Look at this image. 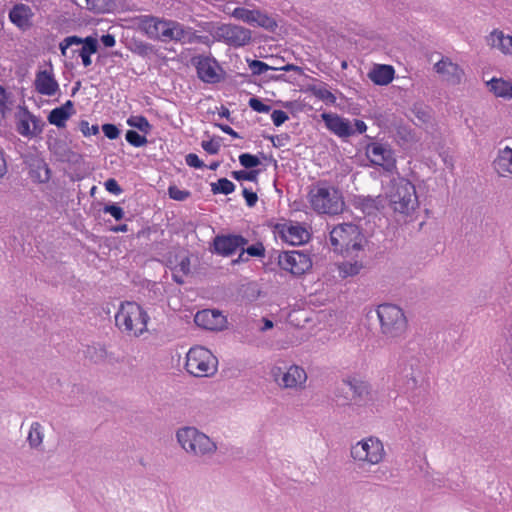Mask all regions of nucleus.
I'll use <instances>...</instances> for the list:
<instances>
[{"label":"nucleus","instance_id":"1","mask_svg":"<svg viewBox=\"0 0 512 512\" xmlns=\"http://www.w3.org/2000/svg\"><path fill=\"white\" fill-rule=\"evenodd\" d=\"M385 196L393 212L402 216L412 215L419 206L414 184L399 173L390 178Z\"/></svg>","mask_w":512,"mask_h":512},{"label":"nucleus","instance_id":"2","mask_svg":"<svg viewBox=\"0 0 512 512\" xmlns=\"http://www.w3.org/2000/svg\"><path fill=\"white\" fill-rule=\"evenodd\" d=\"M181 448L190 456L202 461L211 459L217 451V444L196 427L185 426L176 431Z\"/></svg>","mask_w":512,"mask_h":512},{"label":"nucleus","instance_id":"3","mask_svg":"<svg viewBox=\"0 0 512 512\" xmlns=\"http://www.w3.org/2000/svg\"><path fill=\"white\" fill-rule=\"evenodd\" d=\"M150 317L146 311L136 302L126 301L121 303L115 314L117 328L128 336L140 337L147 331Z\"/></svg>","mask_w":512,"mask_h":512},{"label":"nucleus","instance_id":"4","mask_svg":"<svg viewBox=\"0 0 512 512\" xmlns=\"http://www.w3.org/2000/svg\"><path fill=\"white\" fill-rule=\"evenodd\" d=\"M311 208L319 214L336 215L343 211L344 200L341 192L326 184L313 186L308 193Z\"/></svg>","mask_w":512,"mask_h":512},{"label":"nucleus","instance_id":"5","mask_svg":"<svg viewBox=\"0 0 512 512\" xmlns=\"http://www.w3.org/2000/svg\"><path fill=\"white\" fill-rule=\"evenodd\" d=\"M376 313L380 322L381 334L386 340L394 341L405 334L407 319L400 307L385 303L378 306Z\"/></svg>","mask_w":512,"mask_h":512},{"label":"nucleus","instance_id":"6","mask_svg":"<svg viewBox=\"0 0 512 512\" xmlns=\"http://www.w3.org/2000/svg\"><path fill=\"white\" fill-rule=\"evenodd\" d=\"M365 237L359 227L353 223H343L335 226L330 232V243L334 251L350 255L363 247Z\"/></svg>","mask_w":512,"mask_h":512},{"label":"nucleus","instance_id":"7","mask_svg":"<svg viewBox=\"0 0 512 512\" xmlns=\"http://www.w3.org/2000/svg\"><path fill=\"white\" fill-rule=\"evenodd\" d=\"M217 359L210 350L196 346L190 348L186 355V370L193 376L205 377L217 371Z\"/></svg>","mask_w":512,"mask_h":512},{"label":"nucleus","instance_id":"8","mask_svg":"<svg viewBox=\"0 0 512 512\" xmlns=\"http://www.w3.org/2000/svg\"><path fill=\"white\" fill-rule=\"evenodd\" d=\"M365 155L373 166L382 167L391 177L399 173L395 153L389 144L371 141L365 146Z\"/></svg>","mask_w":512,"mask_h":512},{"label":"nucleus","instance_id":"9","mask_svg":"<svg viewBox=\"0 0 512 512\" xmlns=\"http://www.w3.org/2000/svg\"><path fill=\"white\" fill-rule=\"evenodd\" d=\"M73 45L80 47L70 50L72 54L71 57L77 54L82 59L84 67H89L92 64L91 55L96 53L98 49L97 39L92 36H88L86 38H81L76 35L68 36L59 44L61 54L65 57H69L68 50Z\"/></svg>","mask_w":512,"mask_h":512},{"label":"nucleus","instance_id":"10","mask_svg":"<svg viewBox=\"0 0 512 512\" xmlns=\"http://www.w3.org/2000/svg\"><path fill=\"white\" fill-rule=\"evenodd\" d=\"M350 454L355 461L376 465L383 460L385 450L383 443L378 438L369 437L353 445Z\"/></svg>","mask_w":512,"mask_h":512},{"label":"nucleus","instance_id":"11","mask_svg":"<svg viewBox=\"0 0 512 512\" xmlns=\"http://www.w3.org/2000/svg\"><path fill=\"white\" fill-rule=\"evenodd\" d=\"M171 19L144 15L138 19V29L149 39L168 43Z\"/></svg>","mask_w":512,"mask_h":512},{"label":"nucleus","instance_id":"12","mask_svg":"<svg viewBox=\"0 0 512 512\" xmlns=\"http://www.w3.org/2000/svg\"><path fill=\"white\" fill-rule=\"evenodd\" d=\"M271 376L280 387L285 389H302L307 381L305 370L298 365H291L286 370L275 366L271 369Z\"/></svg>","mask_w":512,"mask_h":512},{"label":"nucleus","instance_id":"13","mask_svg":"<svg viewBox=\"0 0 512 512\" xmlns=\"http://www.w3.org/2000/svg\"><path fill=\"white\" fill-rule=\"evenodd\" d=\"M278 265L293 275H302L312 267V261L304 252L284 251L278 255Z\"/></svg>","mask_w":512,"mask_h":512},{"label":"nucleus","instance_id":"14","mask_svg":"<svg viewBox=\"0 0 512 512\" xmlns=\"http://www.w3.org/2000/svg\"><path fill=\"white\" fill-rule=\"evenodd\" d=\"M248 243V240L241 235H217L213 240L214 252L221 256H231L236 251L241 250V254L235 263L241 260L244 254V246Z\"/></svg>","mask_w":512,"mask_h":512},{"label":"nucleus","instance_id":"15","mask_svg":"<svg viewBox=\"0 0 512 512\" xmlns=\"http://www.w3.org/2000/svg\"><path fill=\"white\" fill-rule=\"evenodd\" d=\"M217 36L230 46H245L251 41V31L245 27L224 24L217 29Z\"/></svg>","mask_w":512,"mask_h":512},{"label":"nucleus","instance_id":"16","mask_svg":"<svg viewBox=\"0 0 512 512\" xmlns=\"http://www.w3.org/2000/svg\"><path fill=\"white\" fill-rule=\"evenodd\" d=\"M207 40V36L198 35L192 27L186 26L176 20H172L168 42L185 45L194 43L204 44L207 42Z\"/></svg>","mask_w":512,"mask_h":512},{"label":"nucleus","instance_id":"17","mask_svg":"<svg viewBox=\"0 0 512 512\" xmlns=\"http://www.w3.org/2000/svg\"><path fill=\"white\" fill-rule=\"evenodd\" d=\"M193 63L197 70L198 77L205 83L214 84L221 80V75L217 61L208 56H198L193 58Z\"/></svg>","mask_w":512,"mask_h":512},{"label":"nucleus","instance_id":"18","mask_svg":"<svg viewBox=\"0 0 512 512\" xmlns=\"http://www.w3.org/2000/svg\"><path fill=\"white\" fill-rule=\"evenodd\" d=\"M45 123L28 110H24L18 119L16 130L26 138H34L42 133Z\"/></svg>","mask_w":512,"mask_h":512},{"label":"nucleus","instance_id":"19","mask_svg":"<svg viewBox=\"0 0 512 512\" xmlns=\"http://www.w3.org/2000/svg\"><path fill=\"white\" fill-rule=\"evenodd\" d=\"M194 321L199 327L212 331L223 330L227 324L226 317L220 311L214 309L198 311Z\"/></svg>","mask_w":512,"mask_h":512},{"label":"nucleus","instance_id":"20","mask_svg":"<svg viewBox=\"0 0 512 512\" xmlns=\"http://www.w3.org/2000/svg\"><path fill=\"white\" fill-rule=\"evenodd\" d=\"M327 129L340 138H348L355 134L350 121L334 113H323L321 115Z\"/></svg>","mask_w":512,"mask_h":512},{"label":"nucleus","instance_id":"21","mask_svg":"<svg viewBox=\"0 0 512 512\" xmlns=\"http://www.w3.org/2000/svg\"><path fill=\"white\" fill-rule=\"evenodd\" d=\"M34 87L39 94L45 96H54L59 91V84L51 66L49 70H40L36 73Z\"/></svg>","mask_w":512,"mask_h":512},{"label":"nucleus","instance_id":"22","mask_svg":"<svg viewBox=\"0 0 512 512\" xmlns=\"http://www.w3.org/2000/svg\"><path fill=\"white\" fill-rule=\"evenodd\" d=\"M34 12L23 3L15 4L9 11V20L20 30L26 31L32 27Z\"/></svg>","mask_w":512,"mask_h":512},{"label":"nucleus","instance_id":"23","mask_svg":"<svg viewBox=\"0 0 512 512\" xmlns=\"http://www.w3.org/2000/svg\"><path fill=\"white\" fill-rule=\"evenodd\" d=\"M434 70L442 76L443 80L453 85L460 83L463 74L461 68L447 57L435 63Z\"/></svg>","mask_w":512,"mask_h":512},{"label":"nucleus","instance_id":"24","mask_svg":"<svg viewBox=\"0 0 512 512\" xmlns=\"http://www.w3.org/2000/svg\"><path fill=\"white\" fill-rule=\"evenodd\" d=\"M342 390L351 391L353 401L358 402L364 400L369 394V385L357 378H346L342 380Z\"/></svg>","mask_w":512,"mask_h":512},{"label":"nucleus","instance_id":"25","mask_svg":"<svg viewBox=\"0 0 512 512\" xmlns=\"http://www.w3.org/2000/svg\"><path fill=\"white\" fill-rule=\"evenodd\" d=\"M493 165L501 177L512 176V148L506 146L500 149Z\"/></svg>","mask_w":512,"mask_h":512},{"label":"nucleus","instance_id":"26","mask_svg":"<svg viewBox=\"0 0 512 512\" xmlns=\"http://www.w3.org/2000/svg\"><path fill=\"white\" fill-rule=\"evenodd\" d=\"M424 360L423 355H419L416 359L412 358L409 366L410 372H406L405 377L407 378V382L405 385V391L408 392L410 390H414L418 387L423 377V370L421 361Z\"/></svg>","mask_w":512,"mask_h":512},{"label":"nucleus","instance_id":"27","mask_svg":"<svg viewBox=\"0 0 512 512\" xmlns=\"http://www.w3.org/2000/svg\"><path fill=\"white\" fill-rule=\"evenodd\" d=\"M73 113V102L71 100L66 101L62 106L54 108L49 113L47 119L50 124L62 128L65 126L66 121Z\"/></svg>","mask_w":512,"mask_h":512},{"label":"nucleus","instance_id":"28","mask_svg":"<svg viewBox=\"0 0 512 512\" xmlns=\"http://www.w3.org/2000/svg\"><path fill=\"white\" fill-rule=\"evenodd\" d=\"M487 43L504 54L512 55V36L505 35L502 31H492L487 37Z\"/></svg>","mask_w":512,"mask_h":512},{"label":"nucleus","instance_id":"29","mask_svg":"<svg viewBox=\"0 0 512 512\" xmlns=\"http://www.w3.org/2000/svg\"><path fill=\"white\" fill-rule=\"evenodd\" d=\"M395 70L390 65H376L368 74L376 85H388L394 78Z\"/></svg>","mask_w":512,"mask_h":512},{"label":"nucleus","instance_id":"30","mask_svg":"<svg viewBox=\"0 0 512 512\" xmlns=\"http://www.w3.org/2000/svg\"><path fill=\"white\" fill-rule=\"evenodd\" d=\"M282 235L284 239L292 245L302 244L309 238L308 231L299 224L289 225L283 228Z\"/></svg>","mask_w":512,"mask_h":512},{"label":"nucleus","instance_id":"31","mask_svg":"<svg viewBox=\"0 0 512 512\" xmlns=\"http://www.w3.org/2000/svg\"><path fill=\"white\" fill-rule=\"evenodd\" d=\"M355 206L364 214L372 215L383 208V200L380 196H360L355 200Z\"/></svg>","mask_w":512,"mask_h":512},{"label":"nucleus","instance_id":"32","mask_svg":"<svg viewBox=\"0 0 512 512\" xmlns=\"http://www.w3.org/2000/svg\"><path fill=\"white\" fill-rule=\"evenodd\" d=\"M489 90L496 96L512 99V82L502 78H492L487 82Z\"/></svg>","mask_w":512,"mask_h":512},{"label":"nucleus","instance_id":"33","mask_svg":"<svg viewBox=\"0 0 512 512\" xmlns=\"http://www.w3.org/2000/svg\"><path fill=\"white\" fill-rule=\"evenodd\" d=\"M30 174L31 177L39 183H46L51 177V170L44 160L37 159L31 165Z\"/></svg>","mask_w":512,"mask_h":512},{"label":"nucleus","instance_id":"34","mask_svg":"<svg viewBox=\"0 0 512 512\" xmlns=\"http://www.w3.org/2000/svg\"><path fill=\"white\" fill-rule=\"evenodd\" d=\"M44 427L39 422H33L27 436V441L32 449H38L43 443Z\"/></svg>","mask_w":512,"mask_h":512},{"label":"nucleus","instance_id":"35","mask_svg":"<svg viewBox=\"0 0 512 512\" xmlns=\"http://www.w3.org/2000/svg\"><path fill=\"white\" fill-rule=\"evenodd\" d=\"M127 125H129L132 128L138 129L144 135L149 134L153 128V126L149 123L147 118L142 115L130 116L127 119Z\"/></svg>","mask_w":512,"mask_h":512},{"label":"nucleus","instance_id":"36","mask_svg":"<svg viewBox=\"0 0 512 512\" xmlns=\"http://www.w3.org/2000/svg\"><path fill=\"white\" fill-rule=\"evenodd\" d=\"M236 186L227 178H220L217 182L211 183V191L213 194L228 195L234 192Z\"/></svg>","mask_w":512,"mask_h":512},{"label":"nucleus","instance_id":"37","mask_svg":"<svg viewBox=\"0 0 512 512\" xmlns=\"http://www.w3.org/2000/svg\"><path fill=\"white\" fill-rule=\"evenodd\" d=\"M248 67L253 75H261L268 70H278V66L270 65L260 60H248Z\"/></svg>","mask_w":512,"mask_h":512},{"label":"nucleus","instance_id":"38","mask_svg":"<svg viewBox=\"0 0 512 512\" xmlns=\"http://www.w3.org/2000/svg\"><path fill=\"white\" fill-rule=\"evenodd\" d=\"M253 24L269 30H273L277 27V23L272 17L258 10L255 12Z\"/></svg>","mask_w":512,"mask_h":512},{"label":"nucleus","instance_id":"39","mask_svg":"<svg viewBox=\"0 0 512 512\" xmlns=\"http://www.w3.org/2000/svg\"><path fill=\"white\" fill-rule=\"evenodd\" d=\"M125 139L134 147H143L148 143L146 135H141L135 130H128L125 134Z\"/></svg>","mask_w":512,"mask_h":512},{"label":"nucleus","instance_id":"40","mask_svg":"<svg viewBox=\"0 0 512 512\" xmlns=\"http://www.w3.org/2000/svg\"><path fill=\"white\" fill-rule=\"evenodd\" d=\"M256 10H249L243 7H237L234 9L233 17L242 20L243 22L253 24Z\"/></svg>","mask_w":512,"mask_h":512},{"label":"nucleus","instance_id":"41","mask_svg":"<svg viewBox=\"0 0 512 512\" xmlns=\"http://www.w3.org/2000/svg\"><path fill=\"white\" fill-rule=\"evenodd\" d=\"M258 174H259V171L258 170H250V171H246V170H239V171H233L231 173V176L237 180V181H251V182H256L257 179H258Z\"/></svg>","mask_w":512,"mask_h":512},{"label":"nucleus","instance_id":"42","mask_svg":"<svg viewBox=\"0 0 512 512\" xmlns=\"http://www.w3.org/2000/svg\"><path fill=\"white\" fill-rule=\"evenodd\" d=\"M240 164L246 169H252L260 165V160L256 155L243 153L239 156Z\"/></svg>","mask_w":512,"mask_h":512},{"label":"nucleus","instance_id":"43","mask_svg":"<svg viewBox=\"0 0 512 512\" xmlns=\"http://www.w3.org/2000/svg\"><path fill=\"white\" fill-rule=\"evenodd\" d=\"M361 264L358 262L350 263V262H344L340 265V273L344 276H353L359 273L361 269Z\"/></svg>","mask_w":512,"mask_h":512},{"label":"nucleus","instance_id":"44","mask_svg":"<svg viewBox=\"0 0 512 512\" xmlns=\"http://www.w3.org/2000/svg\"><path fill=\"white\" fill-rule=\"evenodd\" d=\"M335 397L339 405H346L353 401L351 391L342 390V382L338 385L335 391Z\"/></svg>","mask_w":512,"mask_h":512},{"label":"nucleus","instance_id":"45","mask_svg":"<svg viewBox=\"0 0 512 512\" xmlns=\"http://www.w3.org/2000/svg\"><path fill=\"white\" fill-rule=\"evenodd\" d=\"M169 197L176 201H185L191 195L188 190H181L177 186H170L168 188Z\"/></svg>","mask_w":512,"mask_h":512},{"label":"nucleus","instance_id":"46","mask_svg":"<svg viewBox=\"0 0 512 512\" xmlns=\"http://www.w3.org/2000/svg\"><path fill=\"white\" fill-rule=\"evenodd\" d=\"M503 364L506 366L510 376H512V344L505 345L501 354Z\"/></svg>","mask_w":512,"mask_h":512},{"label":"nucleus","instance_id":"47","mask_svg":"<svg viewBox=\"0 0 512 512\" xmlns=\"http://www.w3.org/2000/svg\"><path fill=\"white\" fill-rule=\"evenodd\" d=\"M103 212L110 214L115 220H121L124 217L123 209L117 204L105 205Z\"/></svg>","mask_w":512,"mask_h":512},{"label":"nucleus","instance_id":"48","mask_svg":"<svg viewBox=\"0 0 512 512\" xmlns=\"http://www.w3.org/2000/svg\"><path fill=\"white\" fill-rule=\"evenodd\" d=\"M249 106L258 113H268L271 110L269 105L264 104L260 99L252 97L249 99Z\"/></svg>","mask_w":512,"mask_h":512},{"label":"nucleus","instance_id":"49","mask_svg":"<svg viewBox=\"0 0 512 512\" xmlns=\"http://www.w3.org/2000/svg\"><path fill=\"white\" fill-rule=\"evenodd\" d=\"M86 8L95 13H101L105 11L106 0H85Z\"/></svg>","mask_w":512,"mask_h":512},{"label":"nucleus","instance_id":"50","mask_svg":"<svg viewBox=\"0 0 512 512\" xmlns=\"http://www.w3.org/2000/svg\"><path fill=\"white\" fill-rule=\"evenodd\" d=\"M372 477L378 481H387L392 477V473L387 466H380L373 472Z\"/></svg>","mask_w":512,"mask_h":512},{"label":"nucleus","instance_id":"51","mask_svg":"<svg viewBox=\"0 0 512 512\" xmlns=\"http://www.w3.org/2000/svg\"><path fill=\"white\" fill-rule=\"evenodd\" d=\"M185 162L188 166L202 169L205 167L204 162L194 153H189L185 156Z\"/></svg>","mask_w":512,"mask_h":512},{"label":"nucleus","instance_id":"52","mask_svg":"<svg viewBox=\"0 0 512 512\" xmlns=\"http://www.w3.org/2000/svg\"><path fill=\"white\" fill-rule=\"evenodd\" d=\"M245 252L252 257H261L264 256L265 248L262 243H257L247 247L246 249L244 248V253Z\"/></svg>","mask_w":512,"mask_h":512},{"label":"nucleus","instance_id":"53","mask_svg":"<svg viewBox=\"0 0 512 512\" xmlns=\"http://www.w3.org/2000/svg\"><path fill=\"white\" fill-rule=\"evenodd\" d=\"M102 131L104 135L111 140L118 138L120 134V130L114 124H104L102 126Z\"/></svg>","mask_w":512,"mask_h":512},{"label":"nucleus","instance_id":"54","mask_svg":"<svg viewBox=\"0 0 512 512\" xmlns=\"http://www.w3.org/2000/svg\"><path fill=\"white\" fill-rule=\"evenodd\" d=\"M201 146L207 153L211 155L217 154L220 150V143L214 140L202 141Z\"/></svg>","mask_w":512,"mask_h":512},{"label":"nucleus","instance_id":"55","mask_svg":"<svg viewBox=\"0 0 512 512\" xmlns=\"http://www.w3.org/2000/svg\"><path fill=\"white\" fill-rule=\"evenodd\" d=\"M288 118L287 113L282 110H274L271 114L272 122L277 127L281 126Z\"/></svg>","mask_w":512,"mask_h":512},{"label":"nucleus","instance_id":"56","mask_svg":"<svg viewBox=\"0 0 512 512\" xmlns=\"http://www.w3.org/2000/svg\"><path fill=\"white\" fill-rule=\"evenodd\" d=\"M104 186L108 192H110L114 195H119L123 191L122 188L120 187V185L118 184V182L114 178H110V179L106 180V182L104 183Z\"/></svg>","mask_w":512,"mask_h":512},{"label":"nucleus","instance_id":"57","mask_svg":"<svg viewBox=\"0 0 512 512\" xmlns=\"http://www.w3.org/2000/svg\"><path fill=\"white\" fill-rule=\"evenodd\" d=\"M173 270L182 273V275H188L190 273V259L183 257Z\"/></svg>","mask_w":512,"mask_h":512},{"label":"nucleus","instance_id":"58","mask_svg":"<svg viewBox=\"0 0 512 512\" xmlns=\"http://www.w3.org/2000/svg\"><path fill=\"white\" fill-rule=\"evenodd\" d=\"M80 130L85 136L96 135L99 132L97 125L90 126L85 120L80 122Z\"/></svg>","mask_w":512,"mask_h":512},{"label":"nucleus","instance_id":"59","mask_svg":"<svg viewBox=\"0 0 512 512\" xmlns=\"http://www.w3.org/2000/svg\"><path fill=\"white\" fill-rule=\"evenodd\" d=\"M242 194L246 200L247 206L253 207L256 204V202L258 200V196L255 192H253L252 190H250L248 188H243Z\"/></svg>","mask_w":512,"mask_h":512},{"label":"nucleus","instance_id":"60","mask_svg":"<svg viewBox=\"0 0 512 512\" xmlns=\"http://www.w3.org/2000/svg\"><path fill=\"white\" fill-rule=\"evenodd\" d=\"M140 56H147L153 52V46L149 43L140 42L136 45L135 50Z\"/></svg>","mask_w":512,"mask_h":512},{"label":"nucleus","instance_id":"61","mask_svg":"<svg viewBox=\"0 0 512 512\" xmlns=\"http://www.w3.org/2000/svg\"><path fill=\"white\" fill-rule=\"evenodd\" d=\"M100 40L105 47H109V48L113 47L116 43L114 35L109 34V33L102 35Z\"/></svg>","mask_w":512,"mask_h":512},{"label":"nucleus","instance_id":"62","mask_svg":"<svg viewBox=\"0 0 512 512\" xmlns=\"http://www.w3.org/2000/svg\"><path fill=\"white\" fill-rule=\"evenodd\" d=\"M354 126H355V133H359V134H362L364 133L366 130H367V125L364 121L362 120H359V119H356L354 121Z\"/></svg>","mask_w":512,"mask_h":512},{"label":"nucleus","instance_id":"63","mask_svg":"<svg viewBox=\"0 0 512 512\" xmlns=\"http://www.w3.org/2000/svg\"><path fill=\"white\" fill-rule=\"evenodd\" d=\"M218 127L226 134L232 136L233 138H239V134L234 131L229 125L219 124Z\"/></svg>","mask_w":512,"mask_h":512},{"label":"nucleus","instance_id":"64","mask_svg":"<svg viewBox=\"0 0 512 512\" xmlns=\"http://www.w3.org/2000/svg\"><path fill=\"white\" fill-rule=\"evenodd\" d=\"M278 70L280 71H295L297 73H301V68L299 66H296L294 64H286L284 66H278Z\"/></svg>","mask_w":512,"mask_h":512}]
</instances>
